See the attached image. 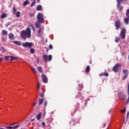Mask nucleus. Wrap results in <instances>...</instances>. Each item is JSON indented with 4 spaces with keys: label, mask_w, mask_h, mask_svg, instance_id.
<instances>
[{
    "label": "nucleus",
    "mask_w": 129,
    "mask_h": 129,
    "mask_svg": "<svg viewBox=\"0 0 129 129\" xmlns=\"http://www.w3.org/2000/svg\"><path fill=\"white\" fill-rule=\"evenodd\" d=\"M21 38H23L24 40H26L27 38L30 39L31 38V29L29 27L26 28V30H22L20 33Z\"/></svg>",
    "instance_id": "f257e3e1"
},
{
    "label": "nucleus",
    "mask_w": 129,
    "mask_h": 129,
    "mask_svg": "<svg viewBox=\"0 0 129 129\" xmlns=\"http://www.w3.org/2000/svg\"><path fill=\"white\" fill-rule=\"evenodd\" d=\"M122 73L123 75L121 77V80L123 81L125 80V79L127 78V76H128V70L124 69L122 71Z\"/></svg>",
    "instance_id": "f03ea898"
},
{
    "label": "nucleus",
    "mask_w": 129,
    "mask_h": 129,
    "mask_svg": "<svg viewBox=\"0 0 129 129\" xmlns=\"http://www.w3.org/2000/svg\"><path fill=\"white\" fill-rule=\"evenodd\" d=\"M37 22L39 24H42V23L44 22V18L43 17V14L42 13H38L37 15Z\"/></svg>",
    "instance_id": "7ed1b4c3"
},
{
    "label": "nucleus",
    "mask_w": 129,
    "mask_h": 129,
    "mask_svg": "<svg viewBox=\"0 0 129 129\" xmlns=\"http://www.w3.org/2000/svg\"><path fill=\"white\" fill-rule=\"evenodd\" d=\"M22 46L24 47V48H32V47H33V43L26 42L23 43Z\"/></svg>",
    "instance_id": "20e7f679"
},
{
    "label": "nucleus",
    "mask_w": 129,
    "mask_h": 129,
    "mask_svg": "<svg viewBox=\"0 0 129 129\" xmlns=\"http://www.w3.org/2000/svg\"><path fill=\"white\" fill-rule=\"evenodd\" d=\"M121 68V66L119 63H116L113 68V71L114 72H118L119 69Z\"/></svg>",
    "instance_id": "39448f33"
},
{
    "label": "nucleus",
    "mask_w": 129,
    "mask_h": 129,
    "mask_svg": "<svg viewBox=\"0 0 129 129\" xmlns=\"http://www.w3.org/2000/svg\"><path fill=\"white\" fill-rule=\"evenodd\" d=\"M125 33H126V30L124 28H123L120 33V36L121 39H125Z\"/></svg>",
    "instance_id": "423d86ee"
},
{
    "label": "nucleus",
    "mask_w": 129,
    "mask_h": 129,
    "mask_svg": "<svg viewBox=\"0 0 129 129\" xmlns=\"http://www.w3.org/2000/svg\"><path fill=\"white\" fill-rule=\"evenodd\" d=\"M120 26H121V23H120V20L116 21L115 22V27L116 28V30H118L120 28Z\"/></svg>",
    "instance_id": "0eeeda50"
},
{
    "label": "nucleus",
    "mask_w": 129,
    "mask_h": 129,
    "mask_svg": "<svg viewBox=\"0 0 129 129\" xmlns=\"http://www.w3.org/2000/svg\"><path fill=\"white\" fill-rule=\"evenodd\" d=\"M41 77L42 81L44 82V83H47L48 82V79L47 78V76L46 75L43 74L42 75Z\"/></svg>",
    "instance_id": "6e6552de"
},
{
    "label": "nucleus",
    "mask_w": 129,
    "mask_h": 129,
    "mask_svg": "<svg viewBox=\"0 0 129 129\" xmlns=\"http://www.w3.org/2000/svg\"><path fill=\"white\" fill-rule=\"evenodd\" d=\"M43 60L44 61V62H48V55H46V54H43Z\"/></svg>",
    "instance_id": "1a4fd4ad"
},
{
    "label": "nucleus",
    "mask_w": 129,
    "mask_h": 129,
    "mask_svg": "<svg viewBox=\"0 0 129 129\" xmlns=\"http://www.w3.org/2000/svg\"><path fill=\"white\" fill-rule=\"evenodd\" d=\"M42 116V112H39L37 116H36V118L37 120H40V119H41V117Z\"/></svg>",
    "instance_id": "9d476101"
},
{
    "label": "nucleus",
    "mask_w": 129,
    "mask_h": 129,
    "mask_svg": "<svg viewBox=\"0 0 129 129\" xmlns=\"http://www.w3.org/2000/svg\"><path fill=\"white\" fill-rule=\"evenodd\" d=\"M9 38L10 40H15V36H14V34L12 33L9 34Z\"/></svg>",
    "instance_id": "9b49d317"
},
{
    "label": "nucleus",
    "mask_w": 129,
    "mask_h": 129,
    "mask_svg": "<svg viewBox=\"0 0 129 129\" xmlns=\"http://www.w3.org/2000/svg\"><path fill=\"white\" fill-rule=\"evenodd\" d=\"M13 43L15 44V45H18V46H22V43H21V42L20 41H13Z\"/></svg>",
    "instance_id": "f8f14e48"
},
{
    "label": "nucleus",
    "mask_w": 129,
    "mask_h": 129,
    "mask_svg": "<svg viewBox=\"0 0 129 129\" xmlns=\"http://www.w3.org/2000/svg\"><path fill=\"white\" fill-rule=\"evenodd\" d=\"M120 98L121 100H124L125 99V96L123 94H121L120 95Z\"/></svg>",
    "instance_id": "ddd939ff"
},
{
    "label": "nucleus",
    "mask_w": 129,
    "mask_h": 129,
    "mask_svg": "<svg viewBox=\"0 0 129 129\" xmlns=\"http://www.w3.org/2000/svg\"><path fill=\"white\" fill-rule=\"evenodd\" d=\"M10 61H14V60H18V58L15 57V56H10Z\"/></svg>",
    "instance_id": "4468645a"
},
{
    "label": "nucleus",
    "mask_w": 129,
    "mask_h": 129,
    "mask_svg": "<svg viewBox=\"0 0 129 129\" xmlns=\"http://www.w3.org/2000/svg\"><path fill=\"white\" fill-rule=\"evenodd\" d=\"M129 18L127 17L124 19V23L126 24H128Z\"/></svg>",
    "instance_id": "2eb2a0df"
},
{
    "label": "nucleus",
    "mask_w": 129,
    "mask_h": 129,
    "mask_svg": "<svg viewBox=\"0 0 129 129\" xmlns=\"http://www.w3.org/2000/svg\"><path fill=\"white\" fill-rule=\"evenodd\" d=\"M38 34H39V36H41L42 35V34H43V31H42V29L41 28H39L38 29Z\"/></svg>",
    "instance_id": "dca6fc26"
},
{
    "label": "nucleus",
    "mask_w": 129,
    "mask_h": 129,
    "mask_svg": "<svg viewBox=\"0 0 129 129\" xmlns=\"http://www.w3.org/2000/svg\"><path fill=\"white\" fill-rule=\"evenodd\" d=\"M43 102H44V100L40 99L39 100V102H38L39 105H41L43 103Z\"/></svg>",
    "instance_id": "f3484780"
},
{
    "label": "nucleus",
    "mask_w": 129,
    "mask_h": 129,
    "mask_svg": "<svg viewBox=\"0 0 129 129\" xmlns=\"http://www.w3.org/2000/svg\"><path fill=\"white\" fill-rule=\"evenodd\" d=\"M37 11H41L42 10V6L39 5L36 8Z\"/></svg>",
    "instance_id": "a211bd4d"
},
{
    "label": "nucleus",
    "mask_w": 129,
    "mask_h": 129,
    "mask_svg": "<svg viewBox=\"0 0 129 129\" xmlns=\"http://www.w3.org/2000/svg\"><path fill=\"white\" fill-rule=\"evenodd\" d=\"M28 4H29V1L28 0L25 1L23 3L24 7H26V6L28 5Z\"/></svg>",
    "instance_id": "6ab92c4d"
},
{
    "label": "nucleus",
    "mask_w": 129,
    "mask_h": 129,
    "mask_svg": "<svg viewBox=\"0 0 129 129\" xmlns=\"http://www.w3.org/2000/svg\"><path fill=\"white\" fill-rule=\"evenodd\" d=\"M35 25L36 28H41V25L38 23V22H36Z\"/></svg>",
    "instance_id": "aec40b11"
},
{
    "label": "nucleus",
    "mask_w": 129,
    "mask_h": 129,
    "mask_svg": "<svg viewBox=\"0 0 129 129\" xmlns=\"http://www.w3.org/2000/svg\"><path fill=\"white\" fill-rule=\"evenodd\" d=\"M2 34L3 35H4V36H6V35H7V34H8V31L4 30L2 31Z\"/></svg>",
    "instance_id": "412c9836"
},
{
    "label": "nucleus",
    "mask_w": 129,
    "mask_h": 129,
    "mask_svg": "<svg viewBox=\"0 0 129 129\" xmlns=\"http://www.w3.org/2000/svg\"><path fill=\"white\" fill-rule=\"evenodd\" d=\"M37 69H38V71H39V72L40 73H42V67H37Z\"/></svg>",
    "instance_id": "4be33fe9"
},
{
    "label": "nucleus",
    "mask_w": 129,
    "mask_h": 129,
    "mask_svg": "<svg viewBox=\"0 0 129 129\" xmlns=\"http://www.w3.org/2000/svg\"><path fill=\"white\" fill-rule=\"evenodd\" d=\"M89 71H90V67H89V66H88L86 69V72L88 73Z\"/></svg>",
    "instance_id": "5701e85b"
},
{
    "label": "nucleus",
    "mask_w": 129,
    "mask_h": 129,
    "mask_svg": "<svg viewBox=\"0 0 129 129\" xmlns=\"http://www.w3.org/2000/svg\"><path fill=\"white\" fill-rule=\"evenodd\" d=\"M115 38H116V39L115 40V42L116 43H118V42H119V40H120V39L116 36L115 37Z\"/></svg>",
    "instance_id": "b1692460"
},
{
    "label": "nucleus",
    "mask_w": 129,
    "mask_h": 129,
    "mask_svg": "<svg viewBox=\"0 0 129 129\" xmlns=\"http://www.w3.org/2000/svg\"><path fill=\"white\" fill-rule=\"evenodd\" d=\"M30 52L31 54H34L35 53V49H34V48H31L30 49Z\"/></svg>",
    "instance_id": "393cba45"
},
{
    "label": "nucleus",
    "mask_w": 129,
    "mask_h": 129,
    "mask_svg": "<svg viewBox=\"0 0 129 129\" xmlns=\"http://www.w3.org/2000/svg\"><path fill=\"white\" fill-rule=\"evenodd\" d=\"M31 69L33 73H34V74H36V73H37V72L36 71V70H35V69H34V68L31 67Z\"/></svg>",
    "instance_id": "a878e982"
},
{
    "label": "nucleus",
    "mask_w": 129,
    "mask_h": 129,
    "mask_svg": "<svg viewBox=\"0 0 129 129\" xmlns=\"http://www.w3.org/2000/svg\"><path fill=\"white\" fill-rule=\"evenodd\" d=\"M20 12H17L16 13V16L17 18H20Z\"/></svg>",
    "instance_id": "bb28decb"
},
{
    "label": "nucleus",
    "mask_w": 129,
    "mask_h": 129,
    "mask_svg": "<svg viewBox=\"0 0 129 129\" xmlns=\"http://www.w3.org/2000/svg\"><path fill=\"white\" fill-rule=\"evenodd\" d=\"M126 16L127 18H129V9H127L126 11Z\"/></svg>",
    "instance_id": "cd10ccee"
},
{
    "label": "nucleus",
    "mask_w": 129,
    "mask_h": 129,
    "mask_svg": "<svg viewBox=\"0 0 129 129\" xmlns=\"http://www.w3.org/2000/svg\"><path fill=\"white\" fill-rule=\"evenodd\" d=\"M6 17H7V14H3L1 16L2 19H5V18H6Z\"/></svg>",
    "instance_id": "c85d7f7f"
},
{
    "label": "nucleus",
    "mask_w": 129,
    "mask_h": 129,
    "mask_svg": "<svg viewBox=\"0 0 129 129\" xmlns=\"http://www.w3.org/2000/svg\"><path fill=\"white\" fill-rule=\"evenodd\" d=\"M120 7V1H117V8H119Z\"/></svg>",
    "instance_id": "c756f323"
},
{
    "label": "nucleus",
    "mask_w": 129,
    "mask_h": 129,
    "mask_svg": "<svg viewBox=\"0 0 129 129\" xmlns=\"http://www.w3.org/2000/svg\"><path fill=\"white\" fill-rule=\"evenodd\" d=\"M11 24H12V22H8V23H7L6 24V28H8V27H9V26H10V25H11Z\"/></svg>",
    "instance_id": "7c9ffc66"
},
{
    "label": "nucleus",
    "mask_w": 129,
    "mask_h": 129,
    "mask_svg": "<svg viewBox=\"0 0 129 129\" xmlns=\"http://www.w3.org/2000/svg\"><path fill=\"white\" fill-rule=\"evenodd\" d=\"M52 60V55H49L48 56V61H51Z\"/></svg>",
    "instance_id": "2f4dec72"
},
{
    "label": "nucleus",
    "mask_w": 129,
    "mask_h": 129,
    "mask_svg": "<svg viewBox=\"0 0 129 129\" xmlns=\"http://www.w3.org/2000/svg\"><path fill=\"white\" fill-rule=\"evenodd\" d=\"M35 4H36V1H34L33 2H32L31 3V7H34V6H35Z\"/></svg>",
    "instance_id": "473e14b6"
},
{
    "label": "nucleus",
    "mask_w": 129,
    "mask_h": 129,
    "mask_svg": "<svg viewBox=\"0 0 129 129\" xmlns=\"http://www.w3.org/2000/svg\"><path fill=\"white\" fill-rule=\"evenodd\" d=\"M10 57H11V56H5V58L6 61L9 60V58H10Z\"/></svg>",
    "instance_id": "72a5a7b5"
},
{
    "label": "nucleus",
    "mask_w": 129,
    "mask_h": 129,
    "mask_svg": "<svg viewBox=\"0 0 129 129\" xmlns=\"http://www.w3.org/2000/svg\"><path fill=\"white\" fill-rule=\"evenodd\" d=\"M1 51H2V53L3 54L4 53V51H6V50H5L4 48L1 47Z\"/></svg>",
    "instance_id": "f704fd0d"
},
{
    "label": "nucleus",
    "mask_w": 129,
    "mask_h": 129,
    "mask_svg": "<svg viewBox=\"0 0 129 129\" xmlns=\"http://www.w3.org/2000/svg\"><path fill=\"white\" fill-rule=\"evenodd\" d=\"M36 62L37 64H39V63H40V59L39 58H36Z\"/></svg>",
    "instance_id": "c9c22d12"
},
{
    "label": "nucleus",
    "mask_w": 129,
    "mask_h": 129,
    "mask_svg": "<svg viewBox=\"0 0 129 129\" xmlns=\"http://www.w3.org/2000/svg\"><path fill=\"white\" fill-rule=\"evenodd\" d=\"M29 27H31V28H32V29L33 30H35V28H34V25H33L30 24V25H29Z\"/></svg>",
    "instance_id": "e433bc0d"
},
{
    "label": "nucleus",
    "mask_w": 129,
    "mask_h": 129,
    "mask_svg": "<svg viewBox=\"0 0 129 129\" xmlns=\"http://www.w3.org/2000/svg\"><path fill=\"white\" fill-rule=\"evenodd\" d=\"M128 97L127 99L126 103H128V102H129V91H128Z\"/></svg>",
    "instance_id": "4c0bfd02"
},
{
    "label": "nucleus",
    "mask_w": 129,
    "mask_h": 129,
    "mask_svg": "<svg viewBox=\"0 0 129 129\" xmlns=\"http://www.w3.org/2000/svg\"><path fill=\"white\" fill-rule=\"evenodd\" d=\"M18 127H19V125L13 126V128L14 129L18 128Z\"/></svg>",
    "instance_id": "58836bf2"
},
{
    "label": "nucleus",
    "mask_w": 129,
    "mask_h": 129,
    "mask_svg": "<svg viewBox=\"0 0 129 129\" xmlns=\"http://www.w3.org/2000/svg\"><path fill=\"white\" fill-rule=\"evenodd\" d=\"M13 12L14 14H16V12H17V9L15 8H13Z\"/></svg>",
    "instance_id": "ea45409f"
},
{
    "label": "nucleus",
    "mask_w": 129,
    "mask_h": 129,
    "mask_svg": "<svg viewBox=\"0 0 129 129\" xmlns=\"http://www.w3.org/2000/svg\"><path fill=\"white\" fill-rule=\"evenodd\" d=\"M49 48L50 49H53V45H52V44H50L49 46Z\"/></svg>",
    "instance_id": "a19ab883"
},
{
    "label": "nucleus",
    "mask_w": 129,
    "mask_h": 129,
    "mask_svg": "<svg viewBox=\"0 0 129 129\" xmlns=\"http://www.w3.org/2000/svg\"><path fill=\"white\" fill-rule=\"evenodd\" d=\"M6 128H8V129H13V126H6Z\"/></svg>",
    "instance_id": "79ce46f5"
},
{
    "label": "nucleus",
    "mask_w": 129,
    "mask_h": 129,
    "mask_svg": "<svg viewBox=\"0 0 129 129\" xmlns=\"http://www.w3.org/2000/svg\"><path fill=\"white\" fill-rule=\"evenodd\" d=\"M104 76H106L107 77V76H108V73H104Z\"/></svg>",
    "instance_id": "37998d69"
},
{
    "label": "nucleus",
    "mask_w": 129,
    "mask_h": 129,
    "mask_svg": "<svg viewBox=\"0 0 129 129\" xmlns=\"http://www.w3.org/2000/svg\"><path fill=\"white\" fill-rule=\"evenodd\" d=\"M41 124L42 125H43V126H45V122L43 121L42 123H41Z\"/></svg>",
    "instance_id": "c03bdc74"
},
{
    "label": "nucleus",
    "mask_w": 129,
    "mask_h": 129,
    "mask_svg": "<svg viewBox=\"0 0 129 129\" xmlns=\"http://www.w3.org/2000/svg\"><path fill=\"white\" fill-rule=\"evenodd\" d=\"M39 88H40V83H38V84H37V89H39Z\"/></svg>",
    "instance_id": "a18cd8bd"
},
{
    "label": "nucleus",
    "mask_w": 129,
    "mask_h": 129,
    "mask_svg": "<svg viewBox=\"0 0 129 129\" xmlns=\"http://www.w3.org/2000/svg\"><path fill=\"white\" fill-rule=\"evenodd\" d=\"M47 101H45V102H44V106H47Z\"/></svg>",
    "instance_id": "49530a36"
},
{
    "label": "nucleus",
    "mask_w": 129,
    "mask_h": 129,
    "mask_svg": "<svg viewBox=\"0 0 129 129\" xmlns=\"http://www.w3.org/2000/svg\"><path fill=\"white\" fill-rule=\"evenodd\" d=\"M119 1V2H121V3H124L125 2V0H118Z\"/></svg>",
    "instance_id": "de8ad7c7"
},
{
    "label": "nucleus",
    "mask_w": 129,
    "mask_h": 129,
    "mask_svg": "<svg viewBox=\"0 0 129 129\" xmlns=\"http://www.w3.org/2000/svg\"><path fill=\"white\" fill-rule=\"evenodd\" d=\"M121 112H125V109H122L121 110Z\"/></svg>",
    "instance_id": "09e8293b"
},
{
    "label": "nucleus",
    "mask_w": 129,
    "mask_h": 129,
    "mask_svg": "<svg viewBox=\"0 0 129 129\" xmlns=\"http://www.w3.org/2000/svg\"><path fill=\"white\" fill-rule=\"evenodd\" d=\"M128 115H129V112H127V116H126V118H128Z\"/></svg>",
    "instance_id": "8fccbe9b"
},
{
    "label": "nucleus",
    "mask_w": 129,
    "mask_h": 129,
    "mask_svg": "<svg viewBox=\"0 0 129 129\" xmlns=\"http://www.w3.org/2000/svg\"><path fill=\"white\" fill-rule=\"evenodd\" d=\"M100 76H104V73L100 74Z\"/></svg>",
    "instance_id": "3c124183"
},
{
    "label": "nucleus",
    "mask_w": 129,
    "mask_h": 129,
    "mask_svg": "<svg viewBox=\"0 0 129 129\" xmlns=\"http://www.w3.org/2000/svg\"><path fill=\"white\" fill-rule=\"evenodd\" d=\"M40 96L41 97H44V94H41Z\"/></svg>",
    "instance_id": "603ef678"
},
{
    "label": "nucleus",
    "mask_w": 129,
    "mask_h": 129,
    "mask_svg": "<svg viewBox=\"0 0 129 129\" xmlns=\"http://www.w3.org/2000/svg\"><path fill=\"white\" fill-rule=\"evenodd\" d=\"M36 105V103L34 102L33 103V106H35Z\"/></svg>",
    "instance_id": "864d4df0"
},
{
    "label": "nucleus",
    "mask_w": 129,
    "mask_h": 129,
    "mask_svg": "<svg viewBox=\"0 0 129 129\" xmlns=\"http://www.w3.org/2000/svg\"><path fill=\"white\" fill-rule=\"evenodd\" d=\"M1 61H3V57H1V58H0V62H1Z\"/></svg>",
    "instance_id": "5fc2aeb1"
},
{
    "label": "nucleus",
    "mask_w": 129,
    "mask_h": 129,
    "mask_svg": "<svg viewBox=\"0 0 129 129\" xmlns=\"http://www.w3.org/2000/svg\"><path fill=\"white\" fill-rule=\"evenodd\" d=\"M122 10V7H121L120 8V11H121Z\"/></svg>",
    "instance_id": "6e6d98bb"
},
{
    "label": "nucleus",
    "mask_w": 129,
    "mask_h": 129,
    "mask_svg": "<svg viewBox=\"0 0 129 129\" xmlns=\"http://www.w3.org/2000/svg\"><path fill=\"white\" fill-rule=\"evenodd\" d=\"M37 2H38V3H40V0H37Z\"/></svg>",
    "instance_id": "4d7b16f0"
},
{
    "label": "nucleus",
    "mask_w": 129,
    "mask_h": 129,
    "mask_svg": "<svg viewBox=\"0 0 129 129\" xmlns=\"http://www.w3.org/2000/svg\"><path fill=\"white\" fill-rule=\"evenodd\" d=\"M3 41H5V39H4V38H3Z\"/></svg>",
    "instance_id": "13d9d810"
},
{
    "label": "nucleus",
    "mask_w": 129,
    "mask_h": 129,
    "mask_svg": "<svg viewBox=\"0 0 129 129\" xmlns=\"http://www.w3.org/2000/svg\"><path fill=\"white\" fill-rule=\"evenodd\" d=\"M105 125H104V126H103V127H105Z\"/></svg>",
    "instance_id": "bf43d9fd"
},
{
    "label": "nucleus",
    "mask_w": 129,
    "mask_h": 129,
    "mask_svg": "<svg viewBox=\"0 0 129 129\" xmlns=\"http://www.w3.org/2000/svg\"><path fill=\"white\" fill-rule=\"evenodd\" d=\"M30 1H33V0H30Z\"/></svg>",
    "instance_id": "052dcab7"
}]
</instances>
